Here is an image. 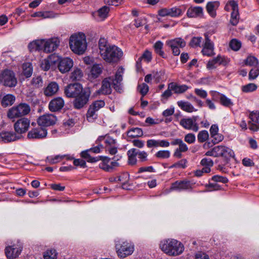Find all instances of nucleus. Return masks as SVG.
Returning <instances> with one entry per match:
<instances>
[{
  "label": "nucleus",
  "mask_w": 259,
  "mask_h": 259,
  "mask_svg": "<svg viewBox=\"0 0 259 259\" xmlns=\"http://www.w3.org/2000/svg\"><path fill=\"white\" fill-rule=\"evenodd\" d=\"M98 48L101 58L109 64L117 63L123 56V52L120 48L115 45H110L104 37L100 38Z\"/></svg>",
  "instance_id": "f257e3e1"
},
{
  "label": "nucleus",
  "mask_w": 259,
  "mask_h": 259,
  "mask_svg": "<svg viewBox=\"0 0 259 259\" xmlns=\"http://www.w3.org/2000/svg\"><path fill=\"white\" fill-rule=\"evenodd\" d=\"M124 68L119 67L115 74V79H112L111 77L105 78L102 81L101 89L97 91L98 94L104 95L110 94L111 93V82H112L113 87L115 90L120 92L121 90L120 85L122 80V75L124 72Z\"/></svg>",
  "instance_id": "f03ea898"
},
{
  "label": "nucleus",
  "mask_w": 259,
  "mask_h": 259,
  "mask_svg": "<svg viewBox=\"0 0 259 259\" xmlns=\"http://www.w3.org/2000/svg\"><path fill=\"white\" fill-rule=\"evenodd\" d=\"M159 248L166 254L169 256H177L184 251L183 244L174 239L162 240L159 243Z\"/></svg>",
  "instance_id": "7ed1b4c3"
},
{
  "label": "nucleus",
  "mask_w": 259,
  "mask_h": 259,
  "mask_svg": "<svg viewBox=\"0 0 259 259\" xmlns=\"http://www.w3.org/2000/svg\"><path fill=\"white\" fill-rule=\"evenodd\" d=\"M69 47L75 54L82 55L87 48L86 37L83 33H78L72 35L69 39Z\"/></svg>",
  "instance_id": "20e7f679"
},
{
  "label": "nucleus",
  "mask_w": 259,
  "mask_h": 259,
  "mask_svg": "<svg viewBox=\"0 0 259 259\" xmlns=\"http://www.w3.org/2000/svg\"><path fill=\"white\" fill-rule=\"evenodd\" d=\"M30 112V107L29 105L26 103H20L9 109L7 112V116L12 119L26 115Z\"/></svg>",
  "instance_id": "39448f33"
},
{
  "label": "nucleus",
  "mask_w": 259,
  "mask_h": 259,
  "mask_svg": "<svg viewBox=\"0 0 259 259\" xmlns=\"http://www.w3.org/2000/svg\"><path fill=\"white\" fill-rule=\"evenodd\" d=\"M117 254L120 258H125L133 253L134 245L127 241H117L115 243Z\"/></svg>",
  "instance_id": "423d86ee"
},
{
  "label": "nucleus",
  "mask_w": 259,
  "mask_h": 259,
  "mask_svg": "<svg viewBox=\"0 0 259 259\" xmlns=\"http://www.w3.org/2000/svg\"><path fill=\"white\" fill-rule=\"evenodd\" d=\"M105 106L103 100H97L93 102L89 106L87 113V119L91 122H94L98 117V111Z\"/></svg>",
  "instance_id": "0eeeda50"
},
{
  "label": "nucleus",
  "mask_w": 259,
  "mask_h": 259,
  "mask_svg": "<svg viewBox=\"0 0 259 259\" xmlns=\"http://www.w3.org/2000/svg\"><path fill=\"white\" fill-rule=\"evenodd\" d=\"M82 158L85 159L88 162L91 163L102 160V163L99 164L100 168L107 171H111V167H109L110 165L108 164L110 159L107 157L100 156L94 157L88 154L87 152H85L82 154Z\"/></svg>",
  "instance_id": "6e6552de"
},
{
  "label": "nucleus",
  "mask_w": 259,
  "mask_h": 259,
  "mask_svg": "<svg viewBox=\"0 0 259 259\" xmlns=\"http://www.w3.org/2000/svg\"><path fill=\"white\" fill-rule=\"evenodd\" d=\"M0 82L5 86L15 87L17 83L14 73L10 70H5L0 74Z\"/></svg>",
  "instance_id": "1a4fd4ad"
},
{
  "label": "nucleus",
  "mask_w": 259,
  "mask_h": 259,
  "mask_svg": "<svg viewBox=\"0 0 259 259\" xmlns=\"http://www.w3.org/2000/svg\"><path fill=\"white\" fill-rule=\"evenodd\" d=\"M60 42V40L57 37L42 39V51L46 53L53 52L58 48Z\"/></svg>",
  "instance_id": "9d476101"
},
{
  "label": "nucleus",
  "mask_w": 259,
  "mask_h": 259,
  "mask_svg": "<svg viewBox=\"0 0 259 259\" xmlns=\"http://www.w3.org/2000/svg\"><path fill=\"white\" fill-rule=\"evenodd\" d=\"M90 93L89 89H84L80 95L75 98L73 101L74 108L78 109L82 108L88 103Z\"/></svg>",
  "instance_id": "9b49d317"
},
{
  "label": "nucleus",
  "mask_w": 259,
  "mask_h": 259,
  "mask_svg": "<svg viewBox=\"0 0 259 259\" xmlns=\"http://www.w3.org/2000/svg\"><path fill=\"white\" fill-rule=\"evenodd\" d=\"M229 7L232 10L230 22L233 25H236L238 22L239 18L237 2L234 0L230 1L225 6V9L228 11Z\"/></svg>",
  "instance_id": "f8f14e48"
},
{
  "label": "nucleus",
  "mask_w": 259,
  "mask_h": 259,
  "mask_svg": "<svg viewBox=\"0 0 259 259\" xmlns=\"http://www.w3.org/2000/svg\"><path fill=\"white\" fill-rule=\"evenodd\" d=\"M83 90L81 85L75 83L68 85L65 89V94L69 98H75L80 95Z\"/></svg>",
  "instance_id": "ddd939ff"
},
{
  "label": "nucleus",
  "mask_w": 259,
  "mask_h": 259,
  "mask_svg": "<svg viewBox=\"0 0 259 259\" xmlns=\"http://www.w3.org/2000/svg\"><path fill=\"white\" fill-rule=\"evenodd\" d=\"M166 44L170 47L173 54L175 56H178L180 54L179 48H184L186 45L185 41L180 37L168 40Z\"/></svg>",
  "instance_id": "4468645a"
},
{
  "label": "nucleus",
  "mask_w": 259,
  "mask_h": 259,
  "mask_svg": "<svg viewBox=\"0 0 259 259\" xmlns=\"http://www.w3.org/2000/svg\"><path fill=\"white\" fill-rule=\"evenodd\" d=\"M197 118V116L182 118L180 121V124L185 129L196 132L199 128L198 125L196 122Z\"/></svg>",
  "instance_id": "2eb2a0df"
},
{
  "label": "nucleus",
  "mask_w": 259,
  "mask_h": 259,
  "mask_svg": "<svg viewBox=\"0 0 259 259\" xmlns=\"http://www.w3.org/2000/svg\"><path fill=\"white\" fill-rule=\"evenodd\" d=\"M171 144L174 146H179V147L175 150L174 153V156L176 158H181L182 156V153L186 152L188 150L187 145L181 139L173 140L171 142Z\"/></svg>",
  "instance_id": "dca6fc26"
},
{
  "label": "nucleus",
  "mask_w": 259,
  "mask_h": 259,
  "mask_svg": "<svg viewBox=\"0 0 259 259\" xmlns=\"http://www.w3.org/2000/svg\"><path fill=\"white\" fill-rule=\"evenodd\" d=\"M30 125V120L27 118H22L18 120L14 124L15 132L19 134L26 133Z\"/></svg>",
  "instance_id": "f3484780"
},
{
  "label": "nucleus",
  "mask_w": 259,
  "mask_h": 259,
  "mask_svg": "<svg viewBox=\"0 0 259 259\" xmlns=\"http://www.w3.org/2000/svg\"><path fill=\"white\" fill-rule=\"evenodd\" d=\"M56 117L52 114H47L40 116L37 119V123L40 126H49L55 124Z\"/></svg>",
  "instance_id": "a211bd4d"
},
{
  "label": "nucleus",
  "mask_w": 259,
  "mask_h": 259,
  "mask_svg": "<svg viewBox=\"0 0 259 259\" xmlns=\"http://www.w3.org/2000/svg\"><path fill=\"white\" fill-rule=\"evenodd\" d=\"M47 135V130L41 127H37L32 128L28 133L27 138L29 139H42L46 138Z\"/></svg>",
  "instance_id": "6ab92c4d"
},
{
  "label": "nucleus",
  "mask_w": 259,
  "mask_h": 259,
  "mask_svg": "<svg viewBox=\"0 0 259 259\" xmlns=\"http://www.w3.org/2000/svg\"><path fill=\"white\" fill-rule=\"evenodd\" d=\"M158 14L161 17H177L182 15V10L177 7L163 8L158 11Z\"/></svg>",
  "instance_id": "aec40b11"
},
{
  "label": "nucleus",
  "mask_w": 259,
  "mask_h": 259,
  "mask_svg": "<svg viewBox=\"0 0 259 259\" xmlns=\"http://www.w3.org/2000/svg\"><path fill=\"white\" fill-rule=\"evenodd\" d=\"M73 66V62L72 59L66 57L62 58L60 60L58 65V68L59 71L64 73L68 72Z\"/></svg>",
  "instance_id": "412c9836"
},
{
  "label": "nucleus",
  "mask_w": 259,
  "mask_h": 259,
  "mask_svg": "<svg viewBox=\"0 0 259 259\" xmlns=\"http://www.w3.org/2000/svg\"><path fill=\"white\" fill-rule=\"evenodd\" d=\"M22 248V247L19 245L7 246L5 249L6 255L10 259L16 258L20 254Z\"/></svg>",
  "instance_id": "4be33fe9"
},
{
  "label": "nucleus",
  "mask_w": 259,
  "mask_h": 259,
  "mask_svg": "<svg viewBox=\"0 0 259 259\" xmlns=\"http://www.w3.org/2000/svg\"><path fill=\"white\" fill-rule=\"evenodd\" d=\"M250 121H248V128L250 130L256 132L259 129V112H252L249 114Z\"/></svg>",
  "instance_id": "5701e85b"
},
{
  "label": "nucleus",
  "mask_w": 259,
  "mask_h": 259,
  "mask_svg": "<svg viewBox=\"0 0 259 259\" xmlns=\"http://www.w3.org/2000/svg\"><path fill=\"white\" fill-rule=\"evenodd\" d=\"M214 150L216 157L222 156L228 158L233 156V151L225 146H215L214 147Z\"/></svg>",
  "instance_id": "b1692460"
},
{
  "label": "nucleus",
  "mask_w": 259,
  "mask_h": 259,
  "mask_svg": "<svg viewBox=\"0 0 259 259\" xmlns=\"http://www.w3.org/2000/svg\"><path fill=\"white\" fill-rule=\"evenodd\" d=\"M205 36V43L203 46V48L202 50V53L204 55L207 56H211L214 55L213 52V44L210 40L208 37V35L206 33L204 34Z\"/></svg>",
  "instance_id": "393cba45"
},
{
  "label": "nucleus",
  "mask_w": 259,
  "mask_h": 259,
  "mask_svg": "<svg viewBox=\"0 0 259 259\" xmlns=\"http://www.w3.org/2000/svg\"><path fill=\"white\" fill-rule=\"evenodd\" d=\"M194 184L188 181H176L172 185V189L177 190H187L193 189Z\"/></svg>",
  "instance_id": "a878e982"
},
{
  "label": "nucleus",
  "mask_w": 259,
  "mask_h": 259,
  "mask_svg": "<svg viewBox=\"0 0 259 259\" xmlns=\"http://www.w3.org/2000/svg\"><path fill=\"white\" fill-rule=\"evenodd\" d=\"M64 105V101L61 97H57L52 100L49 105V108L52 112H56L61 109Z\"/></svg>",
  "instance_id": "bb28decb"
},
{
  "label": "nucleus",
  "mask_w": 259,
  "mask_h": 259,
  "mask_svg": "<svg viewBox=\"0 0 259 259\" xmlns=\"http://www.w3.org/2000/svg\"><path fill=\"white\" fill-rule=\"evenodd\" d=\"M20 136H17L16 134L11 132H2L0 133V141L5 143L11 142L19 139Z\"/></svg>",
  "instance_id": "cd10ccee"
},
{
  "label": "nucleus",
  "mask_w": 259,
  "mask_h": 259,
  "mask_svg": "<svg viewBox=\"0 0 259 259\" xmlns=\"http://www.w3.org/2000/svg\"><path fill=\"white\" fill-rule=\"evenodd\" d=\"M187 15L189 18L201 17L203 15V9L201 7H191L188 9Z\"/></svg>",
  "instance_id": "c85d7f7f"
},
{
  "label": "nucleus",
  "mask_w": 259,
  "mask_h": 259,
  "mask_svg": "<svg viewBox=\"0 0 259 259\" xmlns=\"http://www.w3.org/2000/svg\"><path fill=\"white\" fill-rule=\"evenodd\" d=\"M59 90V86L55 82L50 83L44 90V94L46 96H52L55 94Z\"/></svg>",
  "instance_id": "c756f323"
},
{
  "label": "nucleus",
  "mask_w": 259,
  "mask_h": 259,
  "mask_svg": "<svg viewBox=\"0 0 259 259\" xmlns=\"http://www.w3.org/2000/svg\"><path fill=\"white\" fill-rule=\"evenodd\" d=\"M169 88L172 89V91L176 94H182L185 92L189 89V87L185 84L178 85L171 82L169 83Z\"/></svg>",
  "instance_id": "7c9ffc66"
},
{
  "label": "nucleus",
  "mask_w": 259,
  "mask_h": 259,
  "mask_svg": "<svg viewBox=\"0 0 259 259\" xmlns=\"http://www.w3.org/2000/svg\"><path fill=\"white\" fill-rule=\"evenodd\" d=\"M220 3L218 1L211 2L207 3L206 10L208 13L212 17L216 16L215 10L219 7Z\"/></svg>",
  "instance_id": "2f4dec72"
},
{
  "label": "nucleus",
  "mask_w": 259,
  "mask_h": 259,
  "mask_svg": "<svg viewBox=\"0 0 259 259\" xmlns=\"http://www.w3.org/2000/svg\"><path fill=\"white\" fill-rule=\"evenodd\" d=\"M66 157L67 160H71L73 158L68 155H56L55 156H50L46 158V161L50 164H54L60 161L63 158Z\"/></svg>",
  "instance_id": "473e14b6"
},
{
  "label": "nucleus",
  "mask_w": 259,
  "mask_h": 259,
  "mask_svg": "<svg viewBox=\"0 0 259 259\" xmlns=\"http://www.w3.org/2000/svg\"><path fill=\"white\" fill-rule=\"evenodd\" d=\"M177 104L179 107L186 112H192L197 110L194 108L191 104L188 102L180 101H178Z\"/></svg>",
  "instance_id": "72a5a7b5"
},
{
  "label": "nucleus",
  "mask_w": 259,
  "mask_h": 259,
  "mask_svg": "<svg viewBox=\"0 0 259 259\" xmlns=\"http://www.w3.org/2000/svg\"><path fill=\"white\" fill-rule=\"evenodd\" d=\"M82 76V71L79 68L74 67L70 74V78L72 81L79 80Z\"/></svg>",
  "instance_id": "f704fd0d"
},
{
  "label": "nucleus",
  "mask_w": 259,
  "mask_h": 259,
  "mask_svg": "<svg viewBox=\"0 0 259 259\" xmlns=\"http://www.w3.org/2000/svg\"><path fill=\"white\" fill-rule=\"evenodd\" d=\"M15 101V97L12 95L8 94L5 96L2 100V105L4 107L12 105Z\"/></svg>",
  "instance_id": "c9c22d12"
},
{
  "label": "nucleus",
  "mask_w": 259,
  "mask_h": 259,
  "mask_svg": "<svg viewBox=\"0 0 259 259\" xmlns=\"http://www.w3.org/2000/svg\"><path fill=\"white\" fill-rule=\"evenodd\" d=\"M42 39L33 41L28 45V49L30 51H42Z\"/></svg>",
  "instance_id": "e433bc0d"
},
{
  "label": "nucleus",
  "mask_w": 259,
  "mask_h": 259,
  "mask_svg": "<svg viewBox=\"0 0 259 259\" xmlns=\"http://www.w3.org/2000/svg\"><path fill=\"white\" fill-rule=\"evenodd\" d=\"M143 135L142 129L138 127L131 128L127 132V136L131 138L140 137Z\"/></svg>",
  "instance_id": "4c0bfd02"
},
{
  "label": "nucleus",
  "mask_w": 259,
  "mask_h": 259,
  "mask_svg": "<svg viewBox=\"0 0 259 259\" xmlns=\"http://www.w3.org/2000/svg\"><path fill=\"white\" fill-rule=\"evenodd\" d=\"M127 155L128 158V163L131 165H134L137 162L136 158V149L132 148L127 151Z\"/></svg>",
  "instance_id": "58836bf2"
},
{
  "label": "nucleus",
  "mask_w": 259,
  "mask_h": 259,
  "mask_svg": "<svg viewBox=\"0 0 259 259\" xmlns=\"http://www.w3.org/2000/svg\"><path fill=\"white\" fill-rule=\"evenodd\" d=\"M102 67L101 65L95 64L94 65L91 70V75L94 78L98 77L99 75L102 73Z\"/></svg>",
  "instance_id": "ea45409f"
},
{
  "label": "nucleus",
  "mask_w": 259,
  "mask_h": 259,
  "mask_svg": "<svg viewBox=\"0 0 259 259\" xmlns=\"http://www.w3.org/2000/svg\"><path fill=\"white\" fill-rule=\"evenodd\" d=\"M223 61V58L221 56H218L215 58L211 60H209L207 64V67L208 69H212L215 67V65L221 64Z\"/></svg>",
  "instance_id": "a19ab883"
},
{
  "label": "nucleus",
  "mask_w": 259,
  "mask_h": 259,
  "mask_svg": "<svg viewBox=\"0 0 259 259\" xmlns=\"http://www.w3.org/2000/svg\"><path fill=\"white\" fill-rule=\"evenodd\" d=\"M23 73L26 77H29L32 73V67L30 63H25L23 64Z\"/></svg>",
  "instance_id": "79ce46f5"
},
{
  "label": "nucleus",
  "mask_w": 259,
  "mask_h": 259,
  "mask_svg": "<svg viewBox=\"0 0 259 259\" xmlns=\"http://www.w3.org/2000/svg\"><path fill=\"white\" fill-rule=\"evenodd\" d=\"M245 64L249 66H258V62L257 59L254 56H249L244 61Z\"/></svg>",
  "instance_id": "37998d69"
},
{
  "label": "nucleus",
  "mask_w": 259,
  "mask_h": 259,
  "mask_svg": "<svg viewBox=\"0 0 259 259\" xmlns=\"http://www.w3.org/2000/svg\"><path fill=\"white\" fill-rule=\"evenodd\" d=\"M220 102L222 105L227 107H230L233 105L231 99H229L223 94L220 95Z\"/></svg>",
  "instance_id": "c03bdc74"
},
{
  "label": "nucleus",
  "mask_w": 259,
  "mask_h": 259,
  "mask_svg": "<svg viewBox=\"0 0 259 259\" xmlns=\"http://www.w3.org/2000/svg\"><path fill=\"white\" fill-rule=\"evenodd\" d=\"M44 259H56L57 252L55 249L47 250L44 253Z\"/></svg>",
  "instance_id": "a18cd8bd"
},
{
  "label": "nucleus",
  "mask_w": 259,
  "mask_h": 259,
  "mask_svg": "<svg viewBox=\"0 0 259 259\" xmlns=\"http://www.w3.org/2000/svg\"><path fill=\"white\" fill-rule=\"evenodd\" d=\"M257 85L253 83H250L242 87V91L244 93H249L255 91Z\"/></svg>",
  "instance_id": "49530a36"
},
{
  "label": "nucleus",
  "mask_w": 259,
  "mask_h": 259,
  "mask_svg": "<svg viewBox=\"0 0 259 259\" xmlns=\"http://www.w3.org/2000/svg\"><path fill=\"white\" fill-rule=\"evenodd\" d=\"M32 17H42V18H48L53 17V14L50 12H37L32 14Z\"/></svg>",
  "instance_id": "de8ad7c7"
},
{
  "label": "nucleus",
  "mask_w": 259,
  "mask_h": 259,
  "mask_svg": "<svg viewBox=\"0 0 259 259\" xmlns=\"http://www.w3.org/2000/svg\"><path fill=\"white\" fill-rule=\"evenodd\" d=\"M170 154L168 150H160L155 154V156L159 159H165L169 158Z\"/></svg>",
  "instance_id": "09e8293b"
},
{
  "label": "nucleus",
  "mask_w": 259,
  "mask_h": 259,
  "mask_svg": "<svg viewBox=\"0 0 259 259\" xmlns=\"http://www.w3.org/2000/svg\"><path fill=\"white\" fill-rule=\"evenodd\" d=\"M109 11V7L107 6H104L98 10V14L100 18L102 19H104L107 17Z\"/></svg>",
  "instance_id": "8fccbe9b"
},
{
  "label": "nucleus",
  "mask_w": 259,
  "mask_h": 259,
  "mask_svg": "<svg viewBox=\"0 0 259 259\" xmlns=\"http://www.w3.org/2000/svg\"><path fill=\"white\" fill-rule=\"evenodd\" d=\"M201 40V37H193L189 42V46L192 48L200 47Z\"/></svg>",
  "instance_id": "3c124183"
},
{
  "label": "nucleus",
  "mask_w": 259,
  "mask_h": 259,
  "mask_svg": "<svg viewBox=\"0 0 259 259\" xmlns=\"http://www.w3.org/2000/svg\"><path fill=\"white\" fill-rule=\"evenodd\" d=\"M209 135L207 131L205 130L200 132L198 135L197 138L199 142H204L208 138Z\"/></svg>",
  "instance_id": "603ef678"
},
{
  "label": "nucleus",
  "mask_w": 259,
  "mask_h": 259,
  "mask_svg": "<svg viewBox=\"0 0 259 259\" xmlns=\"http://www.w3.org/2000/svg\"><path fill=\"white\" fill-rule=\"evenodd\" d=\"M259 75V67H255L251 69L249 72L248 77L249 80L255 79Z\"/></svg>",
  "instance_id": "864d4df0"
},
{
  "label": "nucleus",
  "mask_w": 259,
  "mask_h": 259,
  "mask_svg": "<svg viewBox=\"0 0 259 259\" xmlns=\"http://www.w3.org/2000/svg\"><path fill=\"white\" fill-rule=\"evenodd\" d=\"M230 47L234 51H238L241 46L240 41L236 39H233L230 42Z\"/></svg>",
  "instance_id": "5fc2aeb1"
},
{
  "label": "nucleus",
  "mask_w": 259,
  "mask_h": 259,
  "mask_svg": "<svg viewBox=\"0 0 259 259\" xmlns=\"http://www.w3.org/2000/svg\"><path fill=\"white\" fill-rule=\"evenodd\" d=\"M162 47L163 43L160 41L156 42L154 46V48L156 53L162 57L164 55V52L162 51Z\"/></svg>",
  "instance_id": "6e6d98bb"
},
{
  "label": "nucleus",
  "mask_w": 259,
  "mask_h": 259,
  "mask_svg": "<svg viewBox=\"0 0 259 259\" xmlns=\"http://www.w3.org/2000/svg\"><path fill=\"white\" fill-rule=\"evenodd\" d=\"M187 160L185 159H182L169 166L170 168L174 167L184 168L186 167Z\"/></svg>",
  "instance_id": "4d7b16f0"
},
{
  "label": "nucleus",
  "mask_w": 259,
  "mask_h": 259,
  "mask_svg": "<svg viewBox=\"0 0 259 259\" xmlns=\"http://www.w3.org/2000/svg\"><path fill=\"white\" fill-rule=\"evenodd\" d=\"M103 148V145L99 144L96 147H95L91 148L89 150L82 151L81 153V156L82 157V154L83 152H87V153L90 155V154L89 153L90 152H93L94 153H99L101 152V149H102Z\"/></svg>",
  "instance_id": "13d9d810"
},
{
  "label": "nucleus",
  "mask_w": 259,
  "mask_h": 259,
  "mask_svg": "<svg viewBox=\"0 0 259 259\" xmlns=\"http://www.w3.org/2000/svg\"><path fill=\"white\" fill-rule=\"evenodd\" d=\"M31 83L35 88H39L42 86L43 82L40 76L33 77L31 80Z\"/></svg>",
  "instance_id": "bf43d9fd"
},
{
  "label": "nucleus",
  "mask_w": 259,
  "mask_h": 259,
  "mask_svg": "<svg viewBox=\"0 0 259 259\" xmlns=\"http://www.w3.org/2000/svg\"><path fill=\"white\" fill-rule=\"evenodd\" d=\"M138 90L143 96L146 95L148 92L149 87L148 85L145 83L140 84L138 87Z\"/></svg>",
  "instance_id": "052dcab7"
},
{
  "label": "nucleus",
  "mask_w": 259,
  "mask_h": 259,
  "mask_svg": "<svg viewBox=\"0 0 259 259\" xmlns=\"http://www.w3.org/2000/svg\"><path fill=\"white\" fill-rule=\"evenodd\" d=\"M211 180L215 182H221L225 184L228 182V179L226 177H222L219 175H215L212 177Z\"/></svg>",
  "instance_id": "680f3d73"
},
{
  "label": "nucleus",
  "mask_w": 259,
  "mask_h": 259,
  "mask_svg": "<svg viewBox=\"0 0 259 259\" xmlns=\"http://www.w3.org/2000/svg\"><path fill=\"white\" fill-rule=\"evenodd\" d=\"M196 140L195 136L194 134L189 133L185 136L184 140L188 144H193L195 142Z\"/></svg>",
  "instance_id": "e2e57ef3"
},
{
  "label": "nucleus",
  "mask_w": 259,
  "mask_h": 259,
  "mask_svg": "<svg viewBox=\"0 0 259 259\" xmlns=\"http://www.w3.org/2000/svg\"><path fill=\"white\" fill-rule=\"evenodd\" d=\"M51 63L48 59L43 60L40 64L41 68L44 71H47L50 69Z\"/></svg>",
  "instance_id": "0e129e2a"
},
{
  "label": "nucleus",
  "mask_w": 259,
  "mask_h": 259,
  "mask_svg": "<svg viewBox=\"0 0 259 259\" xmlns=\"http://www.w3.org/2000/svg\"><path fill=\"white\" fill-rule=\"evenodd\" d=\"M136 154L138 156V158L140 159L142 161H145L147 160V157L148 154L147 152L144 151H139L136 149Z\"/></svg>",
  "instance_id": "69168bd1"
},
{
  "label": "nucleus",
  "mask_w": 259,
  "mask_h": 259,
  "mask_svg": "<svg viewBox=\"0 0 259 259\" xmlns=\"http://www.w3.org/2000/svg\"><path fill=\"white\" fill-rule=\"evenodd\" d=\"M211 137L213 138L212 141L214 144H217L222 141L224 139V136L219 133H217Z\"/></svg>",
  "instance_id": "338daca9"
},
{
  "label": "nucleus",
  "mask_w": 259,
  "mask_h": 259,
  "mask_svg": "<svg viewBox=\"0 0 259 259\" xmlns=\"http://www.w3.org/2000/svg\"><path fill=\"white\" fill-rule=\"evenodd\" d=\"M206 187L207 188L208 191H214L221 189V187L216 183H209L206 185Z\"/></svg>",
  "instance_id": "774afa93"
}]
</instances>
